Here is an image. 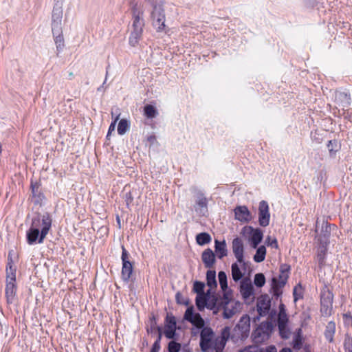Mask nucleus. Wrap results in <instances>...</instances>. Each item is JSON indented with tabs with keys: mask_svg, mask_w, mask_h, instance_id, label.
Masks as SVG:
<instances>
[{
	"mask_svg": "<svg viewBox=\"0 0 352 352\" xmlns=\"http://www.w3.org/2000/svg\"><path fill=\"white\" fill-rule=\"evenodd\" d=\"M52 219L48 212L33 217L30 228L26 234L28 243H42L52 227Z\"/></svg>",
	"mask_w": 352,
	"mask_h": 352,
	"instance_id": "nucleus-1",
	"label": "nucleus"
},
{
	"mask_svg": "<svg viewBox=\"0 0 352 352\" xmlns=\"http://www.w3.org/2000/svg\"><path fill=\"white\" fill-rule=\"evenodd\" d=\"M226 329H228L229 333L228 340L230 338L234 343L240 340H244L250 335V318L248 315H243L232 331L229 327H225L221 331V340H223V333Z\"/></svg>",
	"mask_w": 352,
	"mask_h": 352,
	"instance_id": "nucleus-2",
	"label": "nucleus"
},
{
	"mask_svg": "<svg viewBox=\"0 0 352 352\" xmlns=\"http://www.w3.org/2000/svg\"><path fill=\"white\" fill-rule=\"evenodd\" d=\"M144 12L138 8L137 4L132 8V30L130 34L129 42L132 47L136 46L140 40L143 28L144 26V20L143 19Z\"/></svg>",
	"mask_w": 352,
	"mask_h": 352,
	"instance_id": "nucleus-3",
	"label": "nucleus"
},
{
	"mask_svg": "<svg viewBox=\"0 0 352 352\" xmlns=\"http://www.w3.org/2000/svg\"><path fill=\"white\" fill-rule=\"evenodd\" d=\"M151 3L153 7L151 12L152 25L156 29L157 32L166 33V26L165 25L166 16L162 3L157 0H152Z\"/></svg>",
	"mask_w": 352,
	"mask_h": 352,
	"instance_id": "nucleus-4",
	"label": "nucleus"
},
{
	"mask_svg": "<svg viewBox=\"0 0 352 352\" xmlns=\"http://www.w3.org/2000/svg\"><path fill=\"white\" fill-rule=\"evenodd\" d=\"M274 329V324L271 321L261 322L252 333V339L254 343L262 344L269 340Z\"/></svg>",
	"mask_w": 352,
	"mask_h": 352,
	"instance_id": "nucleus-5",
	"label": "nucleus"
},
{
	"mask_svg": "<svg viewBox=\"0 0 352 352\" xmlns=\"http://www.w3.org/2000/svg\"><path fill=\"white\" fill-rule=\"evenodd\" d=\"M333 294L325 285L320 292V312L323 316H329L333 311Z\"/></svg>",
	"mask_w": 352,
	"mask_h": 352,
	"instance_id": "nucleus-6",
	"label": "nucleus"
},
{
	"mask_svg": "<svg viewBox=\"0 0 352 352\" xmlns=\"http://www.w3.org/2000/svg\"><path fill=\"white\" fill-rule=\"evenodd\" d=\"M214 332L210 327H204L200 333L199 346L202 352H208L212 347Z\"/></svg>",
	"mask_w": 352,
	"mask_h": 352,
	"instance_id": "nucleus-7",
	"label": "nucleus"
},
{
	"mask_svg": "<svg viewBox=\"0 0 352 352\" xmlns=\"http://www.w3.org/2000/svg\"><path fill=\"white\" fill-rule=\"evenodd\" d=\"M232 248L237 262L245 269L246 263L244 261V245L242 239L239 237L234 238L232 242Z\"/></svg>",
	"mask_w": 352,
	"mask_h": 352,
	"instance_id": "nucleus-8",
	"label": "nucleus"
},
{
	"mask_svg": "<svg viewBox=\"0 0 352 352\" xmlns=\"http://www.w3.org/2000/svg\"><path fill=\"white\" fill-rule=\"evenodd\" d=\"M270 213L269 205L266 201H261L258 206V223L262 227H266L270 224Z\"/></svg>",
	"mask_w": 352,
	"mask_h": 352,
	"instance_id": "nucleus-9",
	"label": "nucleus"
},
{
	"mask_svg": "<svg viewBox=\"0 0 352 352\" xmlns=\"http://www.w3.org/2000/svg\"><path fill=\"white\" fill-rule=\"evenodd\" d=\"M271 309V298L267 294L261 295L256 302V309L260 316H265Z\"/></svg>",
	"mask_w": 352,
	"mask_h": 352,
	"instance_id": "nucleus-10",
	"label": "nucleus"
},
{
	"mask_svg": "<svg viewBox=\"0 0 352 352\" xmlns=\"http://www.w3.org/2000/svg\"><path fill=\"white\" fill-rule=\"evenodd\" d=\"M245 227L244 229H246ZM248 229L250 230V241L252 248H256L258 244L262 241L263 237V233L259 228H253L252 226L248 227Z\"/></svg>",
	"mask_w": 352,
	"mask_h": 352,
	"instance_id": "nucleus-11",
	"label": "nucleus"
},
{
	"mask_svg": "<svg viewBox=\"0 0 352 352\" xmlns=\"http://www.w3.org/2000/svg\"><path fill=\"white\" fill-rule=\"evenodd\" d=\"M235 219L241 222H248L251 220V213L245 206H236L234 210Z\"/></svg>",
	"mask_w": 352,
	"mask_h": 352,
	"instance_id": "nucleus-12",
	"label": "nucleus"
},
{
	"mask_svg": "<svg viewBox=\"0 0 352 352\" xmlns=\"http://www.w3.org/2000/svg\"><path fill=\"white\" fill-rule=\"evenodd\" d=\"M290 270L289 265L287 263L281 264L279 269L280 274L278 278L276 277V283L284 287L287 282Z\"/></svg>",
	"mask_w": 352,
	"mask_h": 352,
	"instance_id": "nucleus-13",
	"label": "nucleus"
},
{
	"mask_svg": "<svg viewBox=\"0 0 352 352\" xmlns=\"http://www.w3.org/2000/svg\"><path fill=\"white\" fill-rule=\"evenodd\" d=\"M17 287L16 283H6L5 295L8 304H12L16 300Z\"/></svg>",
	"mask_w": 352,
	"mask_h": 352,
	"instance_id": "nucleus-14",
	"label": "nucleus"
},
{
	"mask_svg": "<svg viewBox=\"0 0 352 352\" xmlns=\"http://www.w3.org/2000/svg\"><path fill=\"white\" fill-rule=\"evenodd\" d=\"M351 96L344 91H337L335 96V102L339 106L342 107L343 109L347 108L351 104Z\"/></svg>",
	"mask_w": 352,
	"mask_h": 352,
	"instance_id": "nucleus-15",
	"label": "nucleus"
},
{
	"mask_svg": "<svg viewBox=\"0 0 352 352\" xmlns=\"http://www.w3.org/2000/svg\"><path fill=\"white\" fill-rule=\"evenodd\" d=\"M201 259L206 268L213 267L216 259L215 254L210 248L205 250L201 254Z\"/></svg>",
	"mask_w": 352,
	"mask_h": 352,
	"instance_id": "nucleus-16",
	"label": "nucleus"
},
{
	"mask_svg": "<svg viewBox=\"0 0 352 352\" xmlns=\"http://www.w3.org/2000/svg\"><path fill=\"white\" fill-rule=\"evenodd\" d=\"M240 292L244 299L250 298L254 294V287L249 280H243L240 285Z\"/></svg>",
	"mask_w": 352,
	"mask_h": 352,
	"instance_id": "nucleus-17",
	"label": "nucleus"
},
{
	"mask_svg": "<svg viewBox=\"0 0 352 352\" xmlns=\"http://www.w3.org/2000/svg\"><path fill=\"white\" fill-rule=\"evenodd\" d=\"M288 321L289 318L286 312L285 306L283 303H280L279 305V312L277 316L278 329L283 328V326H287Z\"/></svg>",
	"mask_w": 352,
	"mask_h": 352,
	"instance_id": "nucleus-18",
	"label": "nucleus"
},
{
	"mask_svg": "<svg viewBox=\"0 0 352 352\" xmlns=\"http://www.w3.org/2000/svg\"><path fill=\"white\" fill-rule=\"evenodd\" d=\"M196 205L198 206V208H195L196 211L204 215L205 212L207 211L208 201L201 191H199L197 194Z\"/></svg>",
	"mask_w": 352,
	"mask_h": 352,
	"instance_id": "nucleus-19",
	"label": "nucleus"
},
{
	"mask_svg": "<svg viewBox=\"0 0 352 352\" xmlns=\"http://www.w3.org/2000/svg\"><path fill=\"white\" fill-rule=\"evenodd\" d=\"M16 283V267L14 266L12 260L8 256V261L6 265V283Z\"/></svg>",
	"mask_w": 352,
	"mask_h": 352,
	"instance_id": "nucleus-20",
	"label": "nucleus"
},
{
	"mask_svg": "<svg viewBox=\"0 0 352 352\" xmlns=\"http://www.w3.org/2000/svg\"><path fill=\"white\" fill-rule=\"evenodd\" d=\"M214 250L217 256L219 259H221L228 254V250L226 241H219L217 239L214 241Z\"/></svg>",
	"mask_w": 352,
	"mask_h": 352,
	"instance_id": "nucleus-21",
	"label": "nucleus"
},
{
	"mask_svg": "<svg viewBox=\"0 0 352 352\" xmlns=\"http://www.w3.org/2000/svg\"><path fill=\"white\" fill-rule=\"evenodd\" d=\"M210 289H208L206 294L197 295L195 298V304L199 311H202L206 308L207 300H208L209 293Z\"/></svg>",
	"mask_w": 352,
	"mask_h": 352,
	"instance_id": "nucleus-22",
	"label": "nucleus"
},
{
	"mask_svg": "<svg viewBox=\"0 0 352 352\" xmlns=\"http://www.w3.org/2000/svg\"><path fill=\"white\" fill-rule=\"evenodd\" d=\"M133 270L132 263H122L121 278L125 283H128Z\"/></svg>",
	"mask_w": 352,
	"mask_h": 352,
	"instance_id": "nucleus-23",
	"label": "nucleus"
},
{
	"mask_svg": "<svg viewBox=\"0 0 352 352\" xmlns=\"http://www.w3.org/2000/svg\"><path fill=\"white\" fill-rule=\"evenodd\" d=\"M336 333V323L333 321H330L327 323L324 335L325 338L329 342H333V337Z\"/></svg>",
	"mask_w": 352,
	"mask_h": 352,
	"instance_id": "nucleus-24",
	"label": "nucleus"
},
{
	"mask_svg": "<svg viewBox=\"0 0 352 352\" xmlns=\"http://www.w3.org/2000/svg\"><path fill=\"white\" fill-rule=\"evenodd\" d=\"M206 308L210 310L221 309V306H219V298L215 294H211V292L209 293Z\"/></svg>",
	"mask_w": 352,
	"mask_h": 352,
	"instance_id": "nucleus-25",
	"label": "nucleus"
},
{
	"mask_svg": "<svg viewBox=\"0 0 352 352\" xmlns=\"http://www.w3.org/2000/svg\"><path fill=\"white\" fill-rule=\"evenodd\" d=\"M32 197L35 199V203L38 204L44 198L43 194L41 192L40 185L38 183H31Z\"/></svg>",
	"mask_w": 352,
	"mask_h": 352,
	"instance_id": "nucleus-26",
	"label": "nucleus"
},
{
	"mask_svg": "<svg viewBox=\"0 0 352 352\" xmlns=\"http://www.w3.org/2000/svg\"><path fill=\"white\" fill-rule=\"evenodd\" d=\"M327 248L322 245L318 248L316 254V259L318 263V267L322 268L325 265Z\"/></svg>",
	"mask_w": 352,
	"mask_h": 352,
	"instance_id": "nucleus-27",
	"label": "nucleus"
},
{
	"mask_svg": "<svg viewBox=\"0 0 352 352\" xmlns=\"http://www.w3.org/2000/svg\"><path fill=\"white\" fill-rule=\"evenodd\" d=\"M206 281L207 285L210 287V290L217 287V283L216 280V272L214 270L207 271Z\"/></svg>",
	"mask_w": 352,
	"mask_h": 352,
	"instance_id": "nucleus-28",
	"label": "nucleus"
},
{
	"mask_svg": "<svg viewBox=\"0 0 352 352\" xmlns=\"http://www.w3.org/2000/svg\"><path fill=\"white\" fill-rule=\"evenodd\" d=\"M53 36L54 38V42H55L56 50H57L56 56H59L60 52H62V50L65 46V42H64L63 32L58 33L55 35H53Z\"/></svg>",
	"mask_w": 352,
	"mask_h": 352,
	"instance_id": "nucleus-29",
	"label": "nucleus"
},
{
	"mask_svg": "<svg viewBox=\"0 0 352 352\" xmlns=\"http://www.w3.org/2000/svg\"><path fill=\"white\" fill-rule=\"evenodd\" d=\"M231 270L232 279L235 282L240 280L243 278L244 274L241 271L239 266L236 263L232 264Z\"/></svg>",
	"mask_w": 352,
	"mask_h": 352,
	"instance_id": "nucleus-30",
	"label": "nucleus"
},
{
	"mask_svg": "<svg viewBox=\"0 0 352 352\" xmlns=\"http://www.w3.org/2000/svg\"><path fill=\"white\" fill-rule=\"evenodd\" d=\"M211 240V236L207 232H201L196 236L197 243L199 245L208 244Z\"/></svg>",
	"mask_w": 352,
	"mask_h": 352,
	"instance_id": "nucleus-31",
	"label": "nucleus"
},
{
	"mask_svg": "<svg viewBox=\"0 0 352 352\" xmlns=\"http://www.w3.org/2000/svg\"><path fill=\"white\" fill-rule=\"evenodd\" d=\"M266 248L264 245L259 246L254 256V261L256 263H261L265 258Z\"/></svg>",
	"mask_w": 352,
	"mask_h": 352,
	"instance_id": "nucleus-32",
	"label": "nucleus"
},
{
	"mask_svg": "<svg viewBox=\"0 0 352 352\" xmlns=\"http://www.w3.org/2000/svg\"><path fill=\"white\" fill-rule=\"evenodd\" d=\"M229 336L228 329H226L223 333V340H221L219 344H215L214 346V349L215 352H223V349H224L226 342L228 341V337Z\"/></svg>",
	"mask_w": 352,
	"mask_h": 352,
	"instance_id": "nucleus-33",
	"label": "nucleus"
},
{
	"mask_svg": "<svg viewBox=\"0 0 352 352\" xmlns=\"http://www.w3.org/2000/svg\"><path fill=\"white\" fill-rule=\"evenodd\" d=\"M130 129V123L126 119H122L118 123V133L119 135H124Z\"/></svg>",
	"mask_w": 352,
	"mask_h": 352,
	"instance_id": "nucleus-34",
	"label": "nucleus"
},
{
	"mask_svg": "<svg viewBox=\"0 0 352 352\" xmlns=\"http://www.w3.org/2000/svg\"><path fill=\"white\" fill-rule=\"evenodd\" d=\"M218 278L221 289L223 292H226L228 289V280L226 272L220 271L218 274Z\"/></svg>",
	"mask_w": 352,
	"mask_h": 352,
	"instance_id": "nucleus-35",
	"label": "nucleus"
},
{
	"mask_svg": "<svg viewBox=\"0 0 352 352\" xmlns=\"http://www.w3.org/2000/svg\"><path fill=\"white\" fill-rule=\"evenodd\" d=\"M331 234V224L328 223H323L322 226L321 235L320 236V241L322 243L323 237L324 240H327Z\"/></svg>",
	"mask_w": 352,
	"mask_h": 352,
	"instance_id": "nucleus-36",
	"label": "nucleus"
},
{
	"mask_svg": "<svg viewBox=\"0 0 352 352\" xmlns=\"http://www.w3.org/2000/svg\"><path fill=\"white\" fill-rule=\"evenodd\" d=\"M144 111L148 118H153L157 114L156 109L151 104H146L144 108Z\"/></svg>",
	"mask_w": 352,
	"mask_h": 352,
	"instance_id": "nucleus-37",
	"label": "nucleus"
},
{
	"mask_svg": "<svg viewBox=\"0 0 352 352\" xmlns=\"http://www.w3.org/2000/svg\"><path fill=\"white\" fill-rule=\"evenodd\" d=\"M293 296L294 301L303 298V289L300 283L296 285L293 289Z\"/></svg>",
	"mask_w": 352,
	"mask_h": 352,
	"instance_id": "nucleus-38",
	"label": "nucleus"
},
{
	"mask_svg": "<svg viewBox=\"0 0 352 352\" xmlns=\"http://www.w3.org/2000/svg\"><path fill=\"white\" fill-rule=\"evenodd\" d=\"M276 277L274 276L272 278V289L273 290V295L278 298L281 294L282 292L280 289L283 287V286H280L278 284L276 283Z\"/></svg>",
	"mask_w": 352,
	"mask_h": 352,
	"instance_id": "nucleus-39",
	"label": "nucleus"
},
{
	"mask_svg": "<svg viewBox=\"0 0 352 352\" xmlns=\"http://www.w3.org/2000/svg\"><path fill=\"white\" fill-rule=\"evenodd\" d=\"M158 328H161V327L157 325V318L154 314L150 317V327L147 328V332L148 333H153L155 331H158Z\"/></svg>",
	"mask_w": 352,
	"mask_h": 352,
	"instance_id": "nucleus-40",
	"label": "nucleus"
},
{
	"mask_svg": "<svg viewBox=\"0 0 352 352\" xmlns=\"http://www.w3.org/2000/svg\"><path fill=\"white\" fill-rule=\"evenodd\" d=\"M190 322L199 329H203L205 324L204 319L199 313L195 314L192 322Z\"/></svg>",
	"mask_w": 352,
	"mask_h": 352,
	"instance_id": "nucleus-41",
	"label": "nucleus"
},
{
	"mask_svg": "<svg viewBox=\"0 0 352 352\" xmlns=\"http://www.w3.org/2000/svg\"><path fill=\"white\" fill-rule=\"evenodd\" d=\"M177 327L175 317L170 313H167L165 318V327Z\"/></svg>",
	"mask_w": 352,
	"mask_h": 352,
	"instance_id": "nucleus-42",
	"label": "nucleus"
},
{
	"mask_svg": "<svg viewBox=\"0 0 352 352\" xmlns=\"http://www.w3.org/2000/svg\"><path fill=\"white\" fill-rule=\"evenodd\" d=\"M254 283L257 287H262L265 283V277L263 274H256L254 278Z\"/></svg>",
	"mask_w": 352,
	"mask_h": 352,
	"instance_id": "nucleus-43",
	"label": "nucleus"
},
{
	"mask_svg": "<svg viewBox=\"0 0 352 352\" xmlns=\"http://www.w3.org/2000/svg\"><path fill=\"white\" fill-rule=\"evenodd\" d=\"M205 284L203 282L196 280L193 284V291L197 295L204 294Z\"/></svg>",
	"mask_w": 352,
	"mask_h": 352,
	"instance_id": "nucleus-44",
	"label": "nucleus"
},
{
	"mask_svg": "<svg viewBox=\"0 0 352 352\" xmlns=\"http://www.w3.org/2000/svg\"><path fill=\"white\" fill-rule=\"evenodd\" d=\"M221 308L223 309V316L226 319L231 318L236 313L234 307L230 309L228 305L221 307Z\"/></svg>",
	"mask_w": 352,
	"mask_h": 352,
	"instance_id": "nucleus-45",
	"label": "nucleus"
},
{
	"mask_svg": "<svg viewBox=\"0 0 352 352\" xmlns=\"http://www.w3.org/2000/svg\"><path fill=\"white\" fill-rule=\"evenodd\" d=\"M63 10L60 8H54L52 12V21H62Z\"/></svg>",
	"mask_w": 352,
	"mask_h": 352,
	"instance_id": "nucleus-46",
	"label": "nucleus"
},
{
	"mask_svg": "<svg viewBox=\"0 0 352 352\" xmlns=\"http://www.w3.org/2000/svg\"><path fill=\"white\" fill-rule=\"evenodd\" d=\"M181 349V344L174 340L169 342L168 344V352H179Z\"/></svg>",
	"mask_w": 352,
	"mask_h": 352,
	"instance_id": "nucleus-47",
	"label": "nucleus"
},
{
	"mask_svg": "<svg viewBox=\"0 0 352 352\" xmlns=\"http://www.w3.org/2000/svg\"><path fill=\"white\" fill-rule=\"evenodd\" d=\"M177 327H165L164 336L168 339H174L176 335Z\"/></svg>",
	"mask_w": 352,
	"mask_h": 352,
	"instance_id": "nucleus-48",
	"label": "nucleus"
},
{
	"mask_svg": "<svg viewBox=\"0 0 352 352\" xmlns=\"http://www.w3.org/2000/svg\"><path fill=\"white\" fill-rule=\"evenodd\" d=\"M195 314L194 313L193 307L191 306L188 307L184 314V319L188 322H192V319L195 316Z\"/></svg>",
	"mask_w": 352,
	"mask_h": 352,
	"instance_id": "nucleus-49",
	"label": "nucleus"
},
{
	"mask_svg": "<svg viewBox=\"0 0 352 352\" xmlns=\"http://www.w3.org/2000/svg\"><path fill=\"white\" fill-rule=\"evenodd\" d=\"M61 22L62 21H52V31L53 35L62 32Z\"/></svg>",
	"mask_w": 352,
	"mask_h": 352,
	"instance_id": "nucleus-50",
	"label": "nucleus"
},
{
	"mask_svg": "<svg viewBox=\"0 0 352 352\" xmlns=\"http://www.w3.org/2000/svg\"><path fill=\"white\" fill-rule=\"evenodd\" d=\"M120 113H118L117 114L116 117L115 118V119L113 120V121L111 123V124L109 127V129H108L107 135V139H109V137L110 136L111 133L115 131L116 125L118 120L120 118Z\"/></svg>",
	"mask_w": 352,
	"mask_h": 352,
	"instance_id": "nucleus-51",
	"label": "nucleus"
},
{
	"mask_svg": "<svg viewBox=\"0 0 352 352\" xmlns=\"http://www.w3.org/2000/svg\"><path fill=\"white\" fill-rule=\"evenodd\" d=\"M122 263H131L129 261L130 254L128 251L126 250L124 245H122Z\"/></svg>",
	"mask_w": 352,
	"mask_h": 352,
	"instance_id": "nucleus-52",
	"label": "nucleus"
},
{
	"mask_svg": "<svg viewBox=\"0 0 352 352\" xmlns=\"http://www.w3.org/2000/svg\"><path fill=\"white\" fill-rule=\"evenodd\" d=\"M175 300L177 304L188 305L189 303L188 299H185L182 294L178 292L175 295Z\"/></svg>",
	"mask_w": 352,
	"mask_h": 352,
	"instance_id": "nucleus-53",
	"label": "nucleus"
},
{
	"mask_svg": "<svg viewBox=\"0 0 352 352\" xmlns=\"http://www.w3.org/2000/svg\"><path fill=\"white\" fill-rule=\"evenodd\" d=\"M265 243L268 246H271L275 249L278 248V241L276 238L272 239L271 236H268L266 239Z\"/></svg>",
	"mask_w": 352,
	"mask_h": 352,
	"instance_id": "nucleus-54",
	"label": "nucleus"
},
{
	"mask_svg": "<svg viewBox=\"0 0 352 352\" xmlns=\"http://www.w3.org/2000/svg\"><path fill=\"white\" fill-rule=\"evenodd\" d=\"M231 299L229 297L228 293L224 292L223 294V298L219 299V306L223 307L226 305H228Z\"/></svg>",
	"mask_w": 352,
	"mask_h": 352,
	"instance_id": "nucleus-55",
	"label": "nucleus"
},
{
	"mask_svg": "<svg viewBox=\"0 0 352 352\" xmlns=\"http://www.w3.org/2000/svg\"><path fill=\"white\" fill-rule=\"evenodd\" d=\"M279 334L282 338H288L289 335V331L287 329V326H283V328L278 329Z\"/></svg>",
	"mask_w": 352,
	"mask_h": 352,
	"instance_id": "nucleus-56",
	"label": "nucleus"
},
{
	"mask_svg": "<svg viewBox=\"0 0 352 352\" xmlns=\"http://www.w3.org/2000/svg\"><path fill=\"white\" fill-rule=\"evenodd\" d=\"M258 347L256 345H250L245 346L243 349L240 350L239 352H258Z\"/></svg>",
	"mask_w": 352,
	"mask_h": 352,
	"instance_id": "nucleus-57",
	"label": "nucleus"
},
{
	"mask_svg": "<svg viewBox=\"0 0 352 352\" xmlns=\"http://www.w3.org/2000/svg\"><path fill=\"white\" fill-rule=\"evenodd\" d=\"M258 352H277V350L275 346L270 345L265 348H258Z\"/></svg>",
	"mask_w": 352,
	"mask_h": 352,
	"instance_id": "nucleus-58",
	"label": "nucleus"
},
{
	"mask_svg": "<svg viewBox=\"0 0 352 352\" xmlns=\"http://www.w3.org/2000/svg\"><path fill=\"white\" fill-rule=\"evenodd\" d=\"M162 328H158L157 338L156 340L155 341V342L153 343V344H157V346H160V342H161V340H162Z\"/></svg>",
	"mask_w": 352,
	"mask_h": 352,
	"instance_id": "nucleus-59",
	"label": "nucleus"
},
{
	"mask_svg": "<svg viewBox=\"0 0 352 352\" xmlns=\"http://www.w3.org/2000/svg\"><path fill=\"white\" fill-rule=\"evenodd\" d=\"M334 146H336V140H329L327 144V148L329 149V153H332L334 151Z\"/></svg>",
	"mask_w": 352,
	"mask_h": 352,
	"instance_id": "nucleus-60",
	"label": "nucleus"
},
{
	"mask_svg": "<svg viewBox=\"0 0 352 352\" xmlns=\"http://www.w3.org/2000/svg\"><path fill=\"white\" fill-rule=\"evenodd\" d=\"M268 315H269V317H268V321H271L272 322V320H273V318L276 316V310L275 309H270L269 313H268Z\"/></svg>",
	"mask_w": 352,
	"mask_h": 352,
	"instance_id": "nucleus-61",
	"label": "nucleus"
},
{
	"mask_svg": "<svg viewBox=\"0 0 352 352\" xmlns=\"http://www.w3.org/2000/svg\"><path fill=\"white\" fill-rule=\"evenodd\" d=\"M301 344H302L301 340L298 338H296L294 340V347L295 349H299L300 348Z\"/></svg>",
	"mask_w": 352,
	"mask_h": 352,
	"instance_id": "nucleus-62",
	"label": "nucleus"
},
{
	"mask_svg": "<svg viewBox=\"0 0 352 352\" xmlns=\"http://www.w3.org/2000/svg\"><path fill=\"white\" fill-rule=\"evenodd\" d=\"M157 344H153L150 352H159L161 346H157Z\"/></svg>",
	"mask_w": 352,
	"mask_h": 352,
	"instance_id": "nucleus-63",
	"label": "nucleus"
},
{
	"mask_svg": "<svg viewBox=\"0 0 352 352\" xmlns=\"http://www.w3.org/2000/svg\"><path fill=\"white\" fill-rule=\"evenodd\" d=\"M279 352H292L289 348H283Z\"/></svg>",
	"mask_w": 352,
	"mask_h": 352,
	"instance_id": "nucleus-64",
	"label": "nucleus"
}]
</instances>
